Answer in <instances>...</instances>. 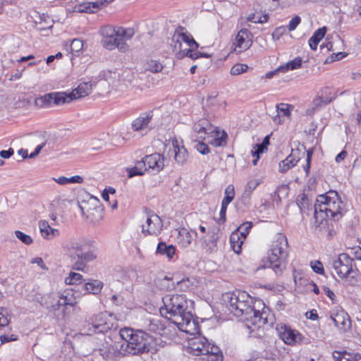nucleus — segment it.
Listing matches in <instances>:
<instances>
[{
  "label": "nucleus",
  "instance_id": "obj_1",
  "mask_svg": "<svg viewBox=\"0 0 361 361\" xmlns=\"http://www.w3.org/2000/svg\"><path fill=\"white\" fill-rule=\"evenodd\" d=\"M163 306L160 314L171 320L178 328L188 334H195L199 331V324L193 319L188 306V301L183 294L169 293L162 298Z\"/></svg>",
  "mask_w": 361,
  "mask_h": 361
},
{
  "label": "nucleus",
  "instance_id": "obj_2",
  "mask_svg": "<svg viewBox=\"0 0 361 361\" xmlns=\"http://www.w3.org/2000/svg\"><path fill=\"white\" fill-rule=\"evenodd\" d=\"M343 206V202L336 191H329L319 195L314 206L315 223L320 225L328 217L338 221L341 217Z\"/></svg>",
  "mask_w": 361,
  "mask_h": 361
},
{
  "label": "nucleus",
  "instance_id": "obj_3",
  "mask_svg": "<svg viewBox=\"0 0 361 361\" xmlns=\"http://www.w3.org/2000/svg\"><path fill=\"white\" fill-rule=\"evenodd\" d=\"M121 338L123 341L121 350L124 354L139 355L149 350L152 341V336L142 331H133L130 328H123L120 330Z\"/></svg>",
  "mask_w": 361,
  "mask_h": 361
},
{
  "label": "nucleus",
  "instance_id": "obj_4",
  "mask_svg": "<svg viewBox=\"0 0 361 361\" xmlns=\"http://www.w3.org/2000/svg\"><path fill=\"white\" fill-rule=\"evenodd\" d=\"M100 32L102 36L101 43L105 49L111 51L117 48L122 53L130 50V46L126 42L135 35L133 28L119 27L115 29L107 25L102 27Z\"/></svg>",
  "mask_w": 361,
  "mask_h": 361
},
{
  "label": "nucleus",
  "instance_id": "obj_5",
  "mask_svg": "<svg viewBox=\"0 0 361 361\" xmlns=\"http://www.w3.org/2000/svg\"><path fill=\"white\" fill-rule=\"evenodd\" d=\"M288 244L285 235L278 233L274 240H273L268 255V262L271 268L278 276L282 274L286 269Z\"/></svg>",
  "mask_w": 361,
  "mask_h": 361
},
{
  "label": "nucleus",
  "instance_id": "obj_6",
  "mask_svg": "<svg viewBox=\"0 0 361 361\" xmlns=\"http://www.w3.org/2000/svg\"><path fill=\"white\" fill-rule=\"evenodd\" d=\"M63 249L73 259L75 260L73 263L72 268L77 271H83L86 264L93 261L97 257L93 251H85V244L80 238L69 239L64 243Z\"/></svg>",
  "mask_w": 361,
  "mask_h": 361
},
{
  "label": "nucleus",
  "instance_id": "obj_7",
  "mask_svg": "<svg viewBox=\"0 0 361 361\" xmlns=\"http://www.w3.org/2000/svg\"><path fill=\"white\" fill-rule=\"evenodd\" d=\"M226 300L228 301V310L237 317H244L245 319H249L254 312L252 298L245 291H235L226 293Z\"/></svg>",
  "mask_w": 361,
  "mask_h": 361
},
{
  "label": "nucleus",
  "instance_id": "obj_8",
  "mask_svg": "<svg viewBox=\"0 0 361 361\" xmlns=\"http://www.w3.org/2000/svg\"><path fill=\"white\" fill-rule=\"evenodd\" d=\"M332 267L341 279L350 283L356 281L357 272L356 264L355 260L348 254L338 255V257L333 260Z\"/></svg>",
  "mask_w": 361,
  "mask_h": 361
},
{
  "label": "nucleus",
  "instance_id": "obj_9",
  "mask_svg": "<svg viewBox=\"0 0 361 361\" xmlns=\"http://www.w3.org/2000/svg\"><path fill=\"white\" fill-rule=\"evenodd\" d=\"M176 43L179 44L180 51L176 54L178 59L188 56L192 59H198L202 54L197 51L199 44L193 37L185 32H180L176 35Z\"/></svg>",
  "mask_w": 361,
  "mask_h": 361
},
{
  "label": "nucleus",
  "instance_id": "obj_10",
  "mask_svg": "<svg viewBox=\"0 0 361 361\" xmlns=\"http://www.w3.org/2000/svg\"><path fill=\"white\" fill-rule=\"evenodd\" d=\"M70 97L64 92H53L39 96L35 100V105L40 109L51 108L70 102Z\"/></svg>",
  "mask_w": 361,
  "mask_h": 361
},
{
  "label": "nucleus",
  "instance_id": "obj_11",
  "mask_svg": "<svg viewBox=\"0 0 361 361\" xmlns=\"http://www.w3.org/2000/svg\"><path fill=\"white\" fill-rule=\"evenodd\" d=\"M192 335L194 337L188 339V352L195 356H202L208 353L212 344L208 343L207 339L200 334V330Z\"/></svg>",
  "mask_w": 361,
  "mask_h": 361
},
{
  "label": "nucleus",
  "instance_id": "obj_12",
  "mask_svg": "<svg viewBox=\"0 0 361 361\" xmlns=\"http://www.w3.org/2000/svg\"><path fill=\"white\" fill-rule=\"evenodd\" d=\"M162 221L160 217L152 214L147 216L145 224L142 225V232L144 235H159L162 231Z\"/></svg>",
  "mask_w": 361,
  "mask_h": 361
},
{
  "label": "nucleus",
  "instance_id": "obj_13",
  "mask_svg": "<svg viewBox=\"0 0 361 361\" xmlns=\"http://www.w3.org/2000/svg\"><path fill=\"white\" fill-rule=\"evenodd\" d=\"M77 304V301L75 298L73 296L71 290L64 291L63 293L59 297L57 303L53 305L51 307V311H54L56 314V312L59 310L61 307H63L61 318H66L65 310L67 309L68 306L75 307Z\"/></svg>",
  "mask_w": 361,
  "mask_h": 361
},
{
  "label": "nucleus",
  "instance_id": "obj_14",
  "mask_svg": "<svg viewBox=\"0 0 361 361\" xmlns=\"http://www.w3.org/2000/svg\"><path fill=\"white\" fill-rule=\"evenodd\" d=\"M252 35L247 29H241L237 34L235 42V50L238 52L248 49L252 45Z\"/></svg>",
  "mask_w": 361,
  "mask_h": 361
},
{
  "label": "nucleus",
  "instance_id": "obj_15",
  "mask_svg": "<svg viewBox=\"0 0 361 361\" xmlns=\"http://www.w3.org/2000/svg\"><path fill=\"white\" fill-rule=\"evenodd\" d=\"M97 199H90V201L85 202L83 201L81 203H79L78 207L81 212V214L83 216H85L87 219L92 218L94 215V212L99 213V218L96 220L97 221H99L102 219V210L99 207H96L94 203H97Z\"/></svg>",
  "mask_w": 361,
  "mask_h": 361
},
{
  "label": "nucleus",
  "instance_id": "obj_16",
  "mask_svg": "<svg viewBox=\"0 0 361 361\" xmlns=\"http://www.w3.org/2000/svg\"><path fill=\"white\" fill-rule=\"evenodd\" d=\"M193 137L197 140H205L206 135L214 132V127L207 119H201L195 123L192 128Z\"/></svg>",
  "mask_w": 361,
  "mask_h": 361
},
{
  "label": "nucleus",
  "instance_id": "obj_17",
  "mask_svg": "<svg viewBox=\"0 0 361 361\" xmlns=\"http://www.w3.org/2000/svg\"><path fill=\"white\" fill-rule=\"evenodd\" d=\"M248 322H250L254 326L259 328L264 324H272L271 315L267 310H264L260 312L255 308Z\"/></svg>",
  "mask_w": 361,
  "mask_h": 361
},
{
  "label": "nucleus",
  "instance_id": "obj_18",
  "mask_svg": "<svg viewBox=\"0 0 361 361\" xmlns=\"http://www.w3.org/2000/svg\"><path fill=\"white\" fill-rule=\"evenodd\" d=\"M145 161L148 169L157 173L160 172L164 166V158L159 153H154L145 157Z\"/></svg>",
  "mask_w": 361,
  "mask_h": 361
},
{
  "label": "nucleus",
  "instance_id": "obj_19",
  "mask_svg": "<svg viewBox=\"0 0 361 361\" xmlns=\"http://www.w3.org/2000/svg\"><path fill=\"white\" fill-rule=\"evenodd\" d=\"M331 320L335 326L343 331H346L351 326V321L349 315L344 311H340L334 315L331 316Z\"/></svg>",
  "mask_w": 361,
  "mask_h": 361
},
{
  "label": "nucleus",
  "instance_id": "obj_20",
  "mask_svg": "<svg viewBox=\"0 0 361 361\" xmlns=\"http://www.w3.org/2000/svg\"><path fill=\"white\" fill-rule=\"evenodd\" d=\"M38 226L41 235L46 240H51L60 235L59 230L52 228L46 220H40Z\"/></svg>",
  "mask_w": 361,
  "mask_h": 361
},
{
  "label": "nucleus",
  "instance_id": "obj_21",
  "mask_svg": "<svg viewBox=\"0 0 361 361\" xmlns=\"http://www.w3.org/2000/svg\"><path fill=\"white\" fill-rule=\"evenodd\" d=\"M281 338L287 344L294 345L300 339V334L286 326H281L279 329Z\"/></svg>",
  "mask_w": 361,
  "mask_h": 361
},
{
  "label": "nucleus",
  "instance_id": "obj_22",
  "mask_svg": "<svg viewBox=\"0 0 361 361\" xmlns=\"http://www.w3.org/2000/svg\"><path fill=\"white\" fill-rule=\"evenodd\" d=\"M172 145L173 147L176 161L178 164H184L188 158V153L187 149L183 145H180V142H179L177 139L173 140Z\"/></svg>",
  "mask_w": 361,
  "mask_h": 361
},
{
  "label": "nucleus",
  "instance_id": "obj_23",
  "mask_svg": "<svg viewBox=\"0 0 361 361\" xmlns=\"http://www.w3.org/2000/svg\"><path fill=\"white\" fill-rule=\"evenodd\" d=\"M92 84L91 82H82L77 88L73 90L71 93L67 94L70 97V102L74 99L84 97L91 93Z\"/></svg>",
  "mask_w": 361,
  "mask_h": 361
},
{
  "label": "nucleus",
  "instance_id": "obj_24",
  "mask_svg": "<svg viewBox=\"0 0 361 361\" xmlns=\"http://www.w3.org/2000/svg\"><path fill=\"white\" fill-rule=\"evenodd\" d=\"M293 106L288 104L281 103L276 105V114L272 116L273 121L276 124L284 122L283 116L290 117Z\"/></svg>",
  "mask_w": 361,
  "mask_h": 361
},
{
  "label": "nucleus",
  "instance_id": "obj_25",
  "mask_svg": "<svg viewBox=\"0 0 361 361\" xmlns=\"http://www.w3.org/2000/svg\"><path fill=\"white\" fill-rule=\"evenodd\" d=\"M152 114L151 113H145L138 118H135L132 123V128L135 131H138L145 128L151 121Z\"/></svg>",
  "mask_w": 361,
  "mask_h": 361
},
{
  "label": "nucleus",
  "instance_id": "obj_26",
  "mask_svg": "<svg viewBox=\"0 0 361 361\" xmlns=\"http://www.w3.org/2000/svg\"><path fill=\"white\" fill-rule=\"evenodd\" d=\"M202 361H222L223 355L219 348L214 344L209 349V352L203 354Z\"/></svg>",
  "mask_w": 361,
  "mask_h": 361
},
{
  "label": "nucleus",
  "instance_id": "obj_27",
  "mask_svg": "<svg viewBox=\"0 0 361 361\" xmlns=\"http://www.w3.org/2000/svg\"><path fill=\"white\" fill-rule=\"evenodd\" d=\"M156 252L171 259L176 254V247L173 245H166L164 242H160L157 247Z\"/></svg>",
  "mask_w": 361,
  "mask_h": 361
},
{
  "label": "nucleus",
  "instance_id": "obj_28",
  "mask_svg": "<svg viewBox=\"0 0 361 361\" xmlns=\"http://www.w3.org/2000/svg\"><path fill=\"white\" fill-rule=\"evenodd\" d=\"M326 32V27L317 29L309 39V46L312 50H316L319 42L324 38Z\"/></svg>",
  "mask_w": 361,
  "mask_h": 361
},
{
  "label": "nucleus",
  "instance_id": "obj_29",
  "mask_svg": "<svg viewBox=\"0 0 361 361\" xmlns=\"http://www.w3.org/2000/svg\"><path fill=\"white\" fill-rule=\"evenodd\" d=\"M192 240V234L190 231H188V229L185 228H181L179 229L177 235V240L180 246L184 247H188L191 244Z\"/></svg>",
  "mask_w": 361,
  "mask_h": 361
},
{
  "label": "nucleus",
  "instance_id": "obj_30",
  "mask_svg": "<svg viewBox=\"0 0 361 361\" xmlns=\"http://www.w3.org/2000/svg\"><path fill=\"white\" fill-rule=\"evenodd\" d=\"M103 286L104 284L101 281L90 280L84 284L83 288L87 293L97 295L101 292Z\"/></svg>",
  "mask_w": 361,
  "mask_h": 361
},
{
  "label": "nucleus",
  "instance_id": "obj_31",
  "mask_svg": "<svg viewBox=\"0 0 361 361\" xmlns=\"http://www.w3.org/2000/svg\"><path fill=\"white\" fill-rule=\"evenodd\" d=\"M245 238L240 235L238 232H233L230 237V243L232 249L236 254H240L242 250V245Z\"/></svg>",
  "mask_w": 361,
  "mask_h": 361
},
{
  "label": "nucleus",
  "instance_id": "obj_32",
  "mask_svg": "<svg viewBox=\"0 0 361 361\" xmlns=\"http://www.w3.org/2000/svg\"><path fill=\"white\" fill-rule=\"evenodd\" d=\"M298 161V159H296L293 155H289L279 163L280 171L281 173H286L289 169L294 166Z\"/></svg>",
  "mask_w": 361,
  "mask_h": 361
},
{
  "label": "nucleus",
  "instance_id": "obj_33",
  "mask_svg": "<svg viewBox=\"0 0 361 361\" xmlns=\"http://www.w3.org/2000/svg\"><path fill=\"white\" fill-rule=\"evenodd\" d=\"M301 65L302 59L300 57H297L291 61L288 62L286 64L279 66L278 68V71H280L281 72H286L288 70L297 69L300 68Z\"/></svg>",
  "mask_w": 361,
  "mask_h": 361
},
{
  "label": "nucleus",
  "instance_id": "obj_34",
  "mask_svg": "<svg viewBox=\"0 0 361 361\" xmlns=\"http://www.w3.org/2000/svg\"><path fill=\"white\" fill-rule=\"evenodd\" d=\"M102 319L103 314H99L95 317V321L93 322L94 328L99 332L106 331L109 329V326Z\"/></svg>",
  "mask_w": 361,
  "mask_h": 361
},
{
  "label": "nucleus",
  "instance_id": "obj_35",
  "mask_svg": "<svg viewBox=\"0 0 361 361\" xmlns=\"http://www.w3.org/2000/svg\"><path fill=\"white\" fill-rule=\"evenodd\" d=\"M335 98V94L331 92V90L329 87H325L321 90V95L319 99L321 102L327 104L330 103Z\"/></svg>",
  "mask_w": 361,
  "mask_h": 361
},
{
  "label": "nucleus",
  "instance_id": "obj_36",
  "mask_svg": "<svg viewBox=\"0 0 361 361\" xmlns=\"http://www.w3.org/2000/svg\"><path fill=\"white\" fill-rule=\"evenodd\" d=\"M83 281V276L80 274L71 272L69 276L65 279V283L68 285L80 284Z\"/></svg>",
  "mask_w": 361,
  "mask_h": 361
},
{
  "label": "nucleus",
  "instance_id": "obj_37",
  "mask_svg": "<svg viewBox=\"0 0 361 361\" xmlns=\"http://www.w3.org/2000/svg\"><path fill=\"white\" fill-rule=\"evenodd\" d=\"M259 185V180L257 179H252L249 180L245 188L244 195L250 197L252 192L256 189V188Z\"/></svg>",
  "mask_w": 361,
  "mask_h": 361
},
{
  "label": "nucleus",
  "instance_id": "obj_38",
  "mask_svg": "<svg viewBox=\"0 0 361 361\" xmlns=\"http://www.w3.org/2000/svg\"><path fill=\"white\" fill-rule=\"evenodd\" d=\"M252 226V223L250 221H247L242 224L238 228L236 232H238L240 235L245 238L247 237V234L250 232Z\"/></svg>",
  "mask_w": 361,
  "mask_h": 361
},
{
  "label": "nucleus",
  "instance_id": "obj_39",
  "mask_svg": "<svg viewBox=\"0 0 361 361\" xmlns=\"http://www.w3.org/2000/svg\"><path fill=\"white\" fill-rule=\"evenodd\" d=\"M82 6V8L80 9V11L85 13H94L101 8L98 1L95 2H89Z\"/></svg>",
  "mask_w": 361,
  "mask_h": 361
},
{
  "label": "nucleus",
  "instance_id": "obj_40",
  "mask_svg": "<svg viewBox=\"0 0 361 361\" xmlns=\"http://www.w3.org/2000/svg\"><path fill=\"white\" fill-rule=\"evenodd\" d=\"M193 286V282L188 278L183 279L181 281L177 282V288L183 291H187L190 289Z\"/></svg>",
  "mask_w": 361,
  "mask_h": 361
},
{
  "label": "nucleus",
  "instance_id": "obj_41",
  "mask_svg": "<svg viewBox=\"0 0 361 361\" xmlns=\"http://www.w3.org/2000/svg\"><path fill=\"white\" fill-rule=\"evenodd\" d=\"M248 66L245 64H235L230 71L232 75H238L247 71Z\"/></svg>",
  "mask_w": 361,
  "mask_h": 361
},
{
  "label": "nucleus",
  "instance_id": "obj_42",
  "mask_svg": "<svg viewBox=\"0 0 361 361\" xmlns=\"http://www.w3.org/2000/svg\"><path fill=\"white\" fill-rule=\"evenodd\" d=\"M264 152V146L263 145H255L252 150L251 153L252 157H255V159L252 160L253 165H257L258 159H259V155Z\"/></svg>",
  "mask_w": 361,
  "mask_h": 361
},
{
  "label": "nucleus",
  "instance_id": "obj_43",
  "mask_svg": "<svg viewBox=\"0 0 361 361\" xmlns=\"http://www.w3.org/2000/svg\"><path fill=\"white\" fill-rule=\"evenodd\" d=\"M15 235L18 239H19L22 243L25 245H30L32 243L33 240L31 236L23 233L20 231H16Z\"/></svg>",
  "mask_w": 361,
  "mask_h": 361
},
{
  "label": "nucleus",
  "instance_id": "obj_44",
  "mask_svg": "<svg viewBox=\"0 0 361 361\" xmlns=\"http://www.w3.org/2000/svg\"><path fill=\"white\" fill-rule=\"evenodd\" d=\"M163 66L157 61L152 60L148 63L147 69L152 73H159L163 69Z\"/></svg>",
  "mask_w": 361,
  "mask_h": 361
},
{
  "label": "nucleus",
  "instance_id": "obj_45",
  "mask_svg": "<svg viewBox=\"0 0 361 361\" xmlns=\"http://www.w3.org/2000/svg\"><path fill=\"white\" fill-rule=\"evenodd\" d=\"M209 240L207 241L204 240L205 247L209 250V252H214L216 250V239L215 236V233H213L210 237Z\"/></svg>",
  "mask_w": 361,
  "mask_h": 361
},
{
  "label": "nucleus",
  "instance_id": "obj_46",
  "mask_svg": "<svg viewBox=\"0 0 361 361\" xmlns=\"http://www.w3.org/2000/svg\"><path fill=\"white\" fill-rule=\"evenodd\" d=\"M83 47V42L80 39H74L70 45L72 53L79 52Z\"/></svg>",
  "mask_w": 361,
  "mask_h": 361
},
{
  "label": "nucleus",
  "instance_id": "obj_47",
  "mask_svg": "<svg viewBox=\"0 0 361 361\" xmlns=\"http://www.w3.org/2000/svg\"><path fill=\"white\" fill-rule=\"evenodd\" d=\"M297 204L300 207L302 212H305V210L309 207V200L305 195H302L301 199L297 200Z\"/></svg>",
  "mask_w": 361,
  "mask_h": 361
},
{
  "label": "nucleus",
  "instance_id": "obj_48",
  "mask_svg": "<svg viewBox=\"0 0 361 361\" xmlns=\"http://www.w3.org/2000/svg\"><path fill=\"white\" fill-rule=\"evenodd\" d=\"M312 154H313V149L310 148L307 151L306 164L303 167L307 176L309 175V173H310Z\"/></svg>",
  "mask_w": 361,
  "mask_h": 361
},
{
  "label": "nucleus",
  "instance_id": "obj_49",
  "mask_svg": "<svg viewBox=\"0 0 361 361\" xmlns=\"http://www.w3.org/2000/svg\"><path fill=\"white\" fill-rule=\"evenodd\" d=\"M300 22H301V18L300 16H295V17H293L289 22V24L287 27L288 31H290V32L293 31L298 27V25L300 23Z\"/></svg>",
  "mask_w": 361,
  "mask_h": 361
},
{
  "label": "nucleus",
  "instance_id": "obj_50",
  "mask_svg": "<svg viewBox=\"0 0 361 361\" xmlns=\"http://www.w3.org/2000/svg\"><path fill=\"white\" fill-rule=\"evenodd\" d=\"M195 148L202 154H207L210 152L208 145L204 143L203 142L200 141L197 142V144L195 146Z\"/></svg>",
  "mask_w": 361,
  "mask_h": 361
},
{
  "label": "nucleus",
  "instance_id": "obj_51",
  "mask_svg": "<svg viewBox=\"0 0 361 361\" xmlns=\"http://www.w3.org/2000/svg\"><path fill=\"white\" fill-rule=\"evenodd\" d=\"M286 27L284 26L276 27L272 33L273 39H279L286 32Z\"/></svg>",
  "mask_w": 361,
  "mask_h": 361
},
{
  "label": "nucleus",
  "instance_id": "obj_52",
  "mask_svg": "<svg viewBox=\"0 0 361 361\" xmlns=\"http://www.w3.org/2000/svg\"><path fill=\"white\" fill-rule=\"evenodd\" d=\"M226 135L225 134L222 135L220 137H216L211 142V144L214 145L215 147L225 145L226 143Z\"/></svg>",
  "mask_w": 361,
  "mask_h": 361
},
{
  "label": "nucleus",
  "instance_id": "obj_53",
  "mask_svg": "<svg viewBox=\"0 0 361 361\" xmlns=\"http://www.w3.org/2000/svg\"><path fill=\"white\" fill-rule=\"evenodd\" d=\"M312 268L313 271L319 274H324V267L323 264L319 261H315L314 263L312 264Z\"/></svg>",
  "mask_w": 361,
  "mask_h": 361
},
{
  "label": "nucleus",
  "instance_id": "obj_54",
  "mask_svg": "<svg viewBox=\"0 0 361 361\" xmlns=\"http://www.w3.org/2000/svg\"><path fill=\"white\" fill-rule=\"evenodd\" d=\"M126 171H128V177L130 178L135 176L143 175L142 172L140 171V170H138L137 167H136L135 166L132 168H128Z\"/></svg>",
  "mask_w": 361,
  "mask_h": 361
},
{
  "label": "nucleus",
  "instance_id": "obj_55",
  "mask_svg": "<svg viewBox=\"0 0 361 361\" xmlns=\"http://www.w3.org/2000/svg\"><path fill=\"white\" fill-rule=\"evenodd\" d=\"M135 166L137 167L140 171L142 172L143 175L145 174V171H147L148 169L147 166L146 164V161H145V157L140 161H137L135 162Z\"/></svg>",
  "mask_w": 361,
  "mask_h": 361
},
{
  "label": "nucleus",
  "instance_id": "obj_56",
  "mask_svg": "<svg viewBox=\"0 0 361 361\" xmlns=\"http://www.w3.org/2000/svg\"><path fill=\"white\" fill-rule=\"evenodd\" d=\"M216 97H217V93L214 92L211 95H209L207 99V104L213 106L214 109L216 107H217L216 104Z\"/></svg>",
  "mask_w": 361,
  "mask_h": 361
},
{
  "label": "nucleus",
  "instance_id": "obj_57",
  "mask_svg": "<svg viewBox=\"0 0 361 361\" xmlns=\"http://www.w3.org/2000/svg\"><path fill=\"white\" fill-rule=\"evenodd\" d=\"M18 339V337L15 334H11V335H1L0 336V341L2 343L16 341Z\"/></svg>",
  "mask_w": 361,
  "mask_h": 361
},
{
  "label": "nucleus",
  "instance_id": "obj_58",
  "mask_svg": "<svg viewBox=\"0 0 361 361\" xmlns=\"http://www.w3.org/2000/svg\"><path fill=\"white\" fill-rule=\"evenodd\" d=\"M13 153L14 150L12 148H9L8 150H1L0 152V157L4 159H8Z\"/></svg>",
  "mask_w": 361,
  "mask_h": 361
},
{
  "label": "nucleus",
  "instance_id": "obj_59",
  "mask_svg": "<svg viewBox=\"0 0 361 361\" xmlns=\"http://www.w3.org/2000/svg\"><path fill=\"white\" fill-rule=\"evenodd\" d=\"M225 196L234 198L235 190L233 185H228L225 190Z\"/></svg>",
  "mask_w": 361,
  "mask_h": 361
},
{
  "label": "nucleus",
  "instance_id": "obj_60",
  "mask_svg": "<svg viewBox=\"0 0 361 361\" xmlns=\"http://www.w3.org/2000/svg\"><path fill=\"white\" fill-rule=\"evenodd\" d=\"M355 357L357 358V354L353 355L344 351V355L341 361H355Z\"/></svg>",
  "mask_w": 361,
  "mask_h": 361
},
{
  "label": "nucleus",
  "instance_id": "obj_61",
  "mask_svg": "<svg viewBox=\"0 0 361 361\" xmlns=\"http://www.w3.org/2000/svg\"><path fill=\"white\" fill-rule=\"evenodd\" d=\"M343 355H344V351L340 352V351L335 350L332 353V358L334 361H341L342 358L343 357Z\"/></svg>",
  "mask_w": 361,
  "mask_h": 361
},
{
  "label": "nucleus",
  "instance_id": "obj_62",
  "mask_svg": "<svg viewBox=\"0 0 361 361\" xmlns=\"http://www.w3.org/2000/svg\"><path fill=\"white\" fill-rule=\"evenodd\" d=\"M31 263L32 264H37L39 265L42 269H47V267L44 264V262L41 257H35L32 261Z\"/></svg>",
  "mask_w": 361,
  "mask_h": 361
},
{
  "label": "nucleus",
  "instance_id": "obj_63",
  "mask_svg": "<svg viewBox=\"0 0 361 361\" xmlns=\"http://www.w3.org/2000/svg\"><path fill=\"white\" fill-rule=\"evenodd\" d=\"M83 182V178L80 176H73L68 178V183H82Z\"/></svg>",
  "mask_w": 361,
  "mask_h": 361
},
{
  "label": "nucleus",
  "instance_id": "obj_64",
  "mask_svg": "<svg viewBox=\"0 0 361 361\" xmlns=\"http://www.w3.org/2000/svg\"><path fill=\"white\" fill-rule=\"evenodd\" d=\"M111 301L117 305H120L123 302V298L118 295H113L111 296Z\"/></svg>",
  "mask_w": 361,
  "mask_h": 361
}]
</instances>
